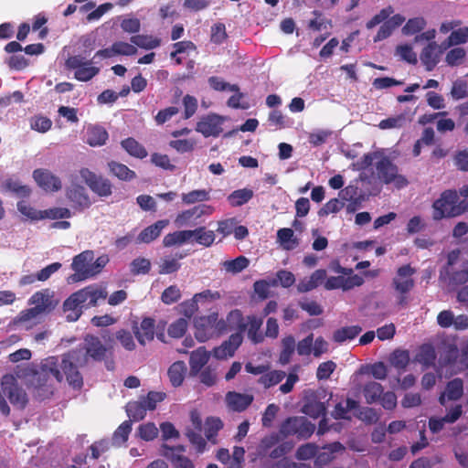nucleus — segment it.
Masks as SVG:
<instances>
[{
    "mask_svg": "<svg viewBox=\"0 0 468 468\" xmlns=\"http://www.w3.org/2000/svg\"><path fill=\"white\" fill-rule=\"evenodd\" d=\"M80 349L86 365L91 359L94 362H103L109 371L114 370L115 361L112 345L106 346L98 336L87 335L84 338V346Z\"/></svg>",
    "mask_w": 468,
    "mask_h": 468,
    "instance_id": "nucleus-1",
    "label": "nucleus"
},
{
    "mask_svg": "<svg viewBox=\"0 0 468 468\" xmlns=\"http://www.w3.org/2000/svg\"><path fill=\"white\" fill-rule=\"evenodd\" d=\"M85 366L87 365L81 349H72L61 357L60 367L63 377H66L69 385L75 389H80L83 386V378L78 367Z\"/></svg>",
    "mask_w": 468,
    "mask_h": 468,
    "instance_id": "nucleus-2",
    "label": "nucleus"
},
{
    "mask_svg": "<svg viewBox=\"0 0 468 468\" xmlns=\"http://www.w3.org/2000/svg\"><path fill=\"white\" fill-rule=\"evenodd\" d=\"M434 220H441L444 218H454L462 215L465 210L463 202H459V196L456 190H445L441 197L432 204Z\"/></svg>",
    "mask_w": 468,
    "mask_h": 468,
    "instance_id": "nucleus-3",
    "label": "nucleus"
},
{
    "mask_svg": "<svg viewBox=\"0 0 468 468\" xmlns=\"http://www.w3.org/2000/svg\"><path fill=\"white\" fill-rule=\"evenodd\" d=\"M195 336L199 342H206L226 330L224 320H218V313L200 316L195 321Z\"/></svg>",
    "mask_w": 468,
    "mask_h": 468,
    "instance_id": "nucleus-4",
    "label": "nucleus"
},
{
    "mask_svg": "<svg viewBox=\"0 0 468 468\" xmlns=\"http://www.w3.org/2000/svg\"><path fill=\"white\" fill-rule=\"evenodd\" d=\"M415 270L410 264H406L398 269L396 276L392 280V285L399 293L398 304L400 306H405L408 303L407 294L415 285L412 279Z\"/></svg>",
    "mask_w": 468,
    "mask_h": 468,
    "instance_id": "nucleus-5",
    "label": "nucleus"
},
{
    "mask_svg": "<svg viewBox=\"0 0 468 468\" xmlns=\"http://www.w3.org/2000/svg\"><path fill=\"white\" fill-rule=\"evenodd\" d=\"M1 394L3 393L10 403L18 409H24L27 402L26 391L18 385L13 375L6 374L1 378Z\"/></svg>",
    "mask_w": 468,
    "mask_h": 468,
    "instance_id": "nucleus-6",
    "label": "nucleus"
},
{
    "mask_svg": "<svg viewBox=\"0 0 468 468\" xmlns=\"http://www.w3.org/2000/svg\"><path fill=\"white\" fill-rule=\"evenodd\" d=\"M378 178L385 184L394 183L398 188L408 186V179L399 175L398 166L388 156H381L376 163Z\"/></svg>",
    "mask_w": 468,
    "mask_h": 468,
    "instance_id": "nucleus-7",
    "label": "nucleus"
},
{
    "mask_svg": "<svg viewBox=\"0 0 468 468\" xmlns=\"http://www.w3.org/2000/svg\"><path fill=\"white\" fill-rule=\"evenodd\" d=\"M82 181L98 197H107L112 194V184L101 175H97L89 168L82 167L79 171Z\"/></svg>",
    "mask_w": 468,
    "mask_h": 468,
    "instance_id": "nucleus-8",
    "label": "nucleus"
},
{
    "mask_svg": "<svg viewBox=\"0 0 468 468\" xmlns=\"http://www.w3.org/2000/svg\"><path fill=\"white\" fill-rule=\"evenodd\" d=\"M94 260V252L87 250L73 258L71 268L75 271L68 278L69 283L77 282L92 277L91 264Z\"/></svg>",
    "mask_w": 468,
    "mask_h": 468,
    "instance_id": "nucleus-9",
    "label": "nucleus"
},
{
    "mask_svg": "<svg viewBox=\"0 0 468 468\" xmlns=\"http://www.w3.org/2000/svg\"><path fill=\"white\" fill-rule=\"evenodd\" d=\"M91 61L83 62V58L79 55L70 56L65 61V67L69 70H75L74 78L80 81H89L100 72V69L90 66Z\"/></svg>",
    "mask_w": 468,
    "mask_h": 468,
    "instance_id": "nucleus-10",
    "label": "nucleus"
},
{
    "mask_svg": "<svg viewBox=\"0 0 468 468\" xmlns=\"http://www.w3.org/2000/svg\"><path fill=\"white\" fill-rule=\"evenodd\" d=\"M215 208L207 204L194 206L189 209H186L177 214L175 223L179 226H195L199 223V219L204 216L213 214Z\"/></svg>",
    "mask_w": 468,
    "mask_h": 468,
    "instance_id": "nucleus-11",
    "label": "nucleus"
},
{
    "mask_svg": "<svg viewBox=\"0 0 468 468\" xmlns=\"http://www.w3.org/2000/svg\"><path fill=\"white\" fill-rule=\"evenodd\" d=\"M184 452H186L184 445L169 446L166 443L161 445V454L171 463L173 468H195L192 460L182 454Z\"/></svg>",
    "mask_w": 468,
    "mask_h": 468,
    "instance_id": "nucleus-12",
    "label": "nucleus"
},
{
    "mask_svg": "<svg viewBox=\"0 0 468 468\" xmlns=\"http://www.w3.org/2000/svg\"><path fill=\"white\" fill-rule=\"evenodd\" d=\"M224 118L216 113L204 115L197 122L196 131L204 137H218L223 132L222 124Z\"/></svg>",
    "mask_w": 468,
    "mask_h": 468,
    "instance_id": "nucleus-13",
    "label": "nucleus"
},
{
    "mask_svg": "<svg viewBox=\"0 0 468 468\" xmlns=\"http://www.w3.org/2000/svg\"><path fill=\"white\" fill-rule=\"evenodd\" d=\"M33 178L37 186L47 192H58L62 187L60 178L48 169L34 170Z\"/></svg>",
    "mask_w": 468,
    "mask_h": 468,
    "instance_id": "nucleus-14",
    "label": "nucleus"
},
{
    "mask_svg": "<svg viewBox=\"0 0 468 468\" xmlns=\"http://www.w3.org/2000/svg\"><path fill=\"white\" fill-rule=\"evenodd\" d=\"M67 198L73 204L76 209H85L90 207V197L83 186L72 184L66 190Z\"/></svg>",
    "mask_w": 468,
    "mask_h": 468,
    "instance_id": "nucleus-15",
    "label": "nucleus"
},
{
    "mask_svg": "<svg viewBox=\"0 0 468 468\" xmlns=\"http://www.w3.org/2000/svg\"><path fill=\"white\" fill-rule=\"evenodd\" d=\"M31 303L35 304V307L27 310L26 314H23L20 320L27 321L32 317H35L41 312H44L47 308L51 305V300L49 295L45 292H35L30 299Z\"/></svg>",
    "mask_w": 468,
    "mask_h": 468,
    "instance_id": "nucleus-16",
    "label": "nucleus"
},
{
    "mask_svg": "<svg viewBox=\"0 0 468 468\" xmlns=\"http://www.w3.org/2000/svg\"><path fill=\"white\" fill-rule=\"evenodd\" d=\"M82 308L95 306L99 299H105L107 292L103 290H97L91 286L85 287L74 292Z\"/></svg>",
    "mask_w": 468,
    "mask_h": 468,
    "instance_id": "nucleus-17",
    "label": "nucleus"
},
{
    "mask_svg": "<svg viewBox=\"0 0 468 468\" xmlns=\"http://www.w3.org/2000/svg\"><path fill=\"white\" fill-rule=\"evenodd\" d=\"M241 343V335L239 334H232L227 341H224L221 344V346L213 349V356L217 359H225L229 356H232Z\"/></svg>",
    "mask_w": 468,
    "mask_h": 468,
    "instance_id": "nucleus-18",
    "label": "nucleus"
},
{
    "mask_svg": "<svg viewBox=\"0 0 468 468\" xmlns=\"http://www.w3.org/2000/svg\"><path fill=\"white\" fill-rule=\"evenodd\" d=\"M253 396L250 394H241L236 391H229L226 395V402L229 410L237 412H242L247 410L253 402Z\"/></svg>",
    "mask_w": 468,
    "mask_h": 468,
    "instance_id": "nucleus-19",
    "label": "nucleus"
},
{
    "mask_svg": "<svg viewBox=\"0 0 468 468\" xmlns=\"http://www.w3.org/2000/svg\"><path fill=\"white\" fill-rule=\"evenodd\" d=\"M441 47L432 41L422 49L420 57L427 70H432L438 64L439 57L442 53Z\"/></svg>",
    "mask_w": 468,
    "mask_h": 468,
    "instance_id": "nucleus-20",
    "label": "nucleus"
},
{
    "mask_svg": "<svg viewBox=\"0 0 468 468\" xmlns=\"http://www.w3.org/2000/svg\"><path fill=\"white\" fill-rule=\"evenodd\" d=\"M155 321L151 317H144L140 326L134 325L133 327L135 337L138 342L144 346L146 342L154 340V337Z\"/></svg>",
    "mask_w": 468,
    "mask_h": 468,
    "instance_id": "nucleus-21",
    "label": "nucleus"
},
{
    "mask_svg": "<svg viewBox=\"0 0 468 468\" xmlns=\"http://www.w3.org/2000/svg\"><path fill=\"white\" fill-rule=\"evenodd\" d=\"M169 224L168 219H161L157 220L154 224L149 227L144 229L136 239L137 243H150L156 239L160 235L162 230L167 227Z\"/></svg>",
    "mask_w": 468,
    "mask_h": 468,
    "instance_id": "nucleus-22",
    "label": "nucleus"
},
{
    "mask_svg": "<svg viewBox=\"0 0 468 468\" xmlns=\"http://www.w3.org/2000/svg\"><path fill=\"white\" fill-rule=\"evenodd\" d=\"M210 354L204 346L198 347L197 350L190 354L189 366L190 374L193 376L197 375L202 367L208 362Z\"/></svg>",
    "mask_w": 468,
    "mask_h": 468,
    "instance_id": "nucleus-23",
    "label": "nucleus"
},
{
    "mask_svg": "<svg viewBox=\"0 0 468 468\" xmlns=\"http://www.w3.org/2000/svg\"><path fill=\"white\" fill-rule=\"evenodd\" d=\"M193 229L192 230H177L168 233L164 237L163 244L165 247H172L175 245H181L186 242H193Z\"/></svg>",
    "mask_w": 468,
    "mask_h": 468,
    "instance_id": "nucleus-24",
    "label": "nucleus"
},
{
    "mask_svg": "<svg viewBox=\"0 0 468 468\" xmlns=\"http://www.w3.org/2000/svg\"><path fill=\"white\" fill-rule=\"evenodd\" d=\"M323 449L327 451L316 453L314 460L315 465L321 466L330 463L335 458L334 453L342 451L344 446L339 441H335L324 445Z\"/></svg>",
    "mask_w": 468,
    "mask_h": 468,
    "instance_id": "nucleus-25",
    "label": "nucleus"
},
{
    "mask_svg": "<svg viewBox=\"0 0 468 468\" xmlns=\"http://www.w3.org/2000/svg\"><path fill=\"white\" fill-rule=\"evenodd\" d=\"M186 257V254L184 253H176L175 257L171 256H165L163 259H161V261L159 263V274H172L176 272L180 267L181 264L179 263V260H182Z\"/></svg>",
    "mask_w": 468,
    "mask_h": 468,
    "instance_id": "nucleus-26",
    "label": "nucleus"
},
{
    "mask_svg": "<svg viewBox=\"0 0 468 468\" xmlns=\"http://www.w3.org/2000/svg\"><path fill=\"white\" fill-rule=\"evenodd\" d=\"M60 364L57 356H49L44 360L41 365V371L46 376L53 377L58 382L63 380V374L61 372Z\"/></svg>",
    "mask_w": 468,
    "mask_h": 468,
    "instance_id": "nucleus-27",
    "label": "nucleus"
},
{
    "mask_svg": "<svg viewBox=\"0 0 468 468\" xmlns=\"http://www.w3.org/2000/svg\"><path fill=\"white\" fill-rule=\"evenodd\" d=\"M186 372V367L183 361H176L170 366L167 375L173 387L177 388L183 384Z\"/></svg>",
    "mask_w": 468,
    "mask_h": 468,
    "instance_id": "nucleus-28",
    "label": "nucleus"
},
{
    "mask_svg": "<svg viewBox=\"0 0 468 468\" xmlns=\"http://www.w3.org/2000/svg\"><path fill=\"white\" fill-rule=\"evenodd\" d=\"M383 386L376 381H370L364 385L363 395L367 404H373L380 399V396L383 394Z\"/></svg>",
    "mask_w": 468,
    "mask_h": 468,
    "instance_id": "nucleus-29",
    "label": "nucleus"
},
{
    "mask_svg": "<svg viewBox=\"0 0 468 468\" xmlns=\"http://www.w3.org/2000/svg\"><path fill=\"white\" fill-rule=\"evenodd\" d=\"M436 360V352L431 345H422L415 356V361L425 367L433 366Z\"/></svg>",
    "mask_w": 468,
    "mask_h": 468,
    "instance_id": "nucleus-30",
    "label": "nucleus"
},
{
    "mask_svg": "<svg viewBox=\"0 0 468 468\" xmlns=\"http://www.w3.org/2000/svg\"><path fill=\"white\" fill-rule=\"evenodd\" d=\"M262 318L257 316H248L247 333L249 338L255 344L263 341V335L261 333V327L262 325Z\"/></svg>",
    "mask_w": 468,
    "mask_h": 468,
    "instance_id": "nucleus-31",
    "label": "nucleus"
},
{
    "mask_svg": "<svg viewBox=\"0 0 468 468\" xmlns=\"http://www.w3.org/2000/svg\"><path fill=\"white\" fill-rule=\"evenodd\" d=\"M211 189H195L188 193H183L181 199L185 205H193L210 200Z\"/></svg>",
    "mask_w": 468,
    "mask_h": 468,
    "instance_id": "nucleus-32",
    "label": "nucleus"
},
{
    "mask_svg": "<svg viewBox=\"0 0 468 468\" xmlns=\"http://www.w3.org/2000/svg\"><path fill=\"white\" fill-rule=\"evenodd\" d=\"M250 264V261L245 256H239L234 260L221 262V269L227 272L237 274L245 270Z\"/></svg>",
    "mask_w": 468,
    "mask_h": 468,
    "instance_id": "nucleus-33",
    "label": "nucleus"
},
{
    "mask_svg": "<svg viewBox=\"0 0 468 468\" xmlns=\"http://www.w3.org/2000/svg\"><path fill=\"white\" fill-rule=\"evenodd\" d=\"M4 188L19 197H27L31 194L28 186L23 185L19 180L14 178L6 179L3 184Z\"/></svg>",
    "mask_w": 468,
    "mask_h": 468,
    "instance_id": "nucleus-34",
    "label": "nucleus"
},
{
    "mask_svg": "<svg viewBox=\"0 0 468 468\" xmlns=\"http://www.w3.org/2000/svg\"><path fill=\"white\" fill-rule=\"evenodd\" d=\"M296 350L295 339L292 335H287L282 340V351L279 360L282 365L290 363L292 356Z\"/></svg>",
    "mask_w": 468,
    "mask_h": 468,
    "instance_id": "nucleus-35",
    "label": "nucleus"
},
{
    "mask_svg": "<svg viewBox=\"0 0 468 468\" xmlns=\"http://www.w3.org/2000/svg\"><path fill=\"white\" fill-rule=\"evenodd\" d=\"M122 146L132 156L143 159L147 156L146 149L134 138L129 137L122 141Z\"/></svg>",
    "mask_w": 468,
    "mask_h": 468,
    "instance_id": "nucleus-36",
    "label": "nucleus"
},
{
    "mask_svg": "<svg viewBox=\"0 0 468 468\" xmlns=\"http://www.w3.org/2000/svg\"><path fill=\"white\" fill-rule=\"evenodd\" d=\"M193 241L206 248L210 247L216 239L213 230H207L206 227H198L193 229Z\"/></svg>",
    "mask_w": 468,
    "mask_h": 468,
    "instance_id": "nucleus-37",
    "label": "nucleus"
},
{
    "mask_svg": "<svg viewBox=\"0 0 468 468\" xmlns=\"http://www.w3.org/2000/svg\"><path fill=\"white\" fill-rule=\"evenodd\" d=\"M362 331L359 325L345 326L334 332L333 340L336 343H343L346 340H352Z\"/></svg>",
    "mask_w": 468,
    "mask_h": 468,
    "instance_id": "nucleus-38",
    "label": "nucleus"
},
{
    "mask_svg": "<svg viewBox=\"0 0 468 468\" xmlns=\"http://www.w3.org/2000/svg\"><path fill=\"white\" fill-rule=\"evenodd\" d=\"M253 197V191L249 188H242L233 191L228 197L231 207H240L248 203Z\"/></svg>",
    "mask_w": 468,
    "mask_h": 468,
    "instance_id": "nucleus-39",
    "label": "nucleus"
},
{
    "mask_svg": "<svg viewBox=\"0 0 468 468\" xmlns=\"http://www.w3.org/2000/svg\"><path fill=\"white\" fill-rule=\"evenodd\" d=\"M108 165L111 173L121 180L130 181L136 177L135 172L123 164L112 161Z\"/></svg>",
    "mask_w": 468,
    "mask_h": 468,
    "instance_id": "nucleus-40",
    "label": "nucleus"
},
{
    "mask_svg": "<svg viewBox=\"0 0 468 468\" xmlns=\"http://www.w3.org/2000/svg\"><path fill=\"white\" fill-rule=\"evenodd\" d=\"M468 41V27H460L452 31L448 38L441 44L443 48H448L452 46H457L466 43Z\"/></svg>",
    "mask_w": 468,
    "mask_h": 468,
    "instance_id": "nucleus-41",
    "label": "nucleus"
},
{
    "mask_svg": "<svg viewBox=\"0 0 468 468\" xmlns=\"http://www.w3.org/2000/svg\"><path fill=\"white\" fill-rule=\"evenodd\" d=\"M63 309L66 312H68V311L71 312V314H68V316H67L68 321H76L80 316L83 308L80 305V302H78L77 296H75V294L72 293L64 302Z\"/></svg>",
    "mask_w": 468,
    "mask_h": 468,
    "instance_id": "nucleus-42",
    "label": "nucleus"
},
{
    "mask_svg": "<svg viewBox=\"0 0 468 468\" xmlns=\"http://www.w3.org/2000/svg\"><path fill=\"white\" fill-rule=\"evenodd\" d=\"M147 409L143 400L130 401L126 405V412L128 417L133 421L143 420L146 415Z\"/></svg>",
    "mask_w": 468,
    "mask_h": 468,
    "instance_id": "nucleus-43",
    "label": "nucleus"
},
{
    "mask_svg": "<svg viewBox=\"0 0 468 468\" xmlns=\"http://www.w3.org/2000/svg\"><path fill=\"white\" fill-rule=\"evenodd\" d=\"M293 235V230L289 228H283L278 230V240L285 250H293L298 246V239L294 238Z\"/></svg>",
    "mask_w": 468,
    "mask_h": 468,
    "instance_id": "nucleus-44",
    "label": "nucleus"
},
{
    "mask_svg": "<svg viewBox=\"0 0 468 468\" xmlns=\"http://www.w3.org/2000/svg\"><path fill=\"white\" fill-rule=\"evenodd\" d=\"M286 377V373L282 370H272L261 375L259 378V384L262 385L265 388H269L279 384Z\"/></svg>",
    "mask_w": 468,
    "mask_h": 468,
    "instance_id": "nucleus-45",
    "label": "nucleus"
},
{
    "mask_svg": "<svg viewBox=\"0 0 468 468\" xmlns=\"http://www.w3.org/2000/svg\"><path fill=\"white\" fill-rule=\"evenodd\" d=\"M302 411L313 419H317L321 416H324L326 407L324 402L314 399L305 403Z\"/></svg>",
    "mask_w": 468,
    "mask_h": 468,
    "instance_id": "nucleus-46",
    "label": "nucleus"
},
{
    "mask_svg": "<svg viewBox=\"0 0 468 468\" xmlns=\"http://www.w3.org/2000/svg\"><path fill=\"white\" fill-rule=\"evenodd\" d=\"M108 139V133L102 127H93L89 130L87 143L90 146L103 145Z\"/></svg>",
    "mask_w": 468,
    "mask_h": 468,
    "instance_id": "nucleus-47",
    "label": "nucleus"
},
{
    "mask_svg": "<svg viewBox=\"0 0 468 468\" xmlns=\"http://www.w3.org/2000/svg\"><path fill=\"white\" fill-rule=\"evenodd\" d=\"M446 395L449 400H458L463 395V382L456 378L449 381L446 385Z\"/></svg>",
    "mask_w": 468,
    "mask_h": 468,
    "instance_id": "nucleus-48",
    "label": "nucleus"
},
{
    "mask_svg": "<svg viewBox=\"0 0 468 468\" xmlns=\"http://www.w3.org/2000/svg\"><path fill=\"white\" fill-rule=\"evenodd\" d=\"M319 447L314 442H307L298 447L295 458L299 461H308L315 457Z\"/></svg>",
    "mask_w": 468,
    "mask_h": 468,
    "instance_id": "nucleus-49",
    "label": "nucleus"
},
{
    "mask_svg": "<svg viewBox=\"0 0 468 468\" xmlns=\"http://www.w3.org/2000/svg\"><path fill=\"white\" fill-rule=\"evenodd\" d=\"M133 46L141 48L153 49L160 46V40L151 36L135 35L131 37Z\"/></svg>",
    "mask_w": 468,
    "mask_h": 468,
    "instance_id": "nucleus-50",
    "label": "nucleus"
},
{
    "mask_svg": "<svg viewBox=\"0 0 468 468\" xmlns=\"http://www.w3.org/2000/svg\"><path fill=\"white\" fill-rule=\"evenodd\" d=\"M390 363L399 370L405 369L410 363L409 351L396 349L390 356Z\"/></svg>",
    "mask_w": 468,
    "mask_h": 468,
    "instance_id": "nucleus-51",
    "label": "nucleus"
},
{
    "mask_svg": "<svg viewBox=\"0 0 468 468\" xmlns=\"http://www.w3.org/2000/svg\"><path fill=\"white\" fill-rule=\"evenodd\" d=\"M132 431L131 420L123 421L114 431L112 441L114 444L121 445L127 441L129 434Z\"/></svg>",
    "mask_w": 468,
    "mask_h": 468,
    "instance_id": "nucleus-52",
    "label": "nucleus"
},
{
    "mask_svg": "<svg viewBox=\"0 0 468 468\" xmlns=\"http://www.w3.org/2000/svg\"><path fill=\"white\" fill-rule=\"evenodd\" d=\"M426 27V20L421 17H413L407 21V23L402 27V32L404 35H414L420 32Z\"/></svg>",
    "mask_w": 468,
    "mask_h": 468,
    "instance_id": "nucleus-53",
    "label": "nucleus"
},
{
    "mask_svg": "<svg viewBox=\"0 0 468 468\" xmlns=\"http://www.w3.org/2000/svg\"><path fill=\"white\" fill-rule=\"evenodd\" d=\"M223 428V422L219 418L210 417L207 419L205 435L208 441L217 437L218 432Z\"/></svg>",
    "mask_w": 468,
    "mask_h": 468,
    "instance_id": "nucleus-54",
    "label": "nucleus"
},
{
    "mask_svg": "<svg viewBox=\"0 0 468 468\" xmlns=\"http://www.w3.org/2000/svg\"><path fill=\"white\" fill-rule=\"evenodd\" d=\"M209 86L218 91L230 90L238 92L239 88L237 84H230L226 82L222 78L218 76H212L208 79Z\"/></svg>",
    "mask_w": 468,
    "mask_h": 468,
    "instance_id": "nucleus-55",
    "label": "nucleus"
},
{
    "mask_svg": "<svg viewBox=\"0 0 468 468\" xmlns=\"http://www.w3.org/2000/svg\"><path fill=\"white\" fill-rule=\"evenodd\" d=\"M151 270V262L148 259L138 257L130 264L131 273L133 275L147 274Z\"/></svg>",
    "mask_w": 468,
    "mask_h": 468,
    "instance_id": "nucleus-56",
    "label": "nucleus"
},
{
    "mask_svg": "<svg viewBox=\"0 0 468 468\" xmlns=\"http://www.w3.org/2000/svg\"><path fill=\"white\" fill-rule=\"evenodd\" d=\"M278 281L277 280H271L270 282L265 280H259L256 281L253 284V289L255 293L261 299H267L270 294V287L271 286H277Z\"/></svg>",
    "mask_w": 468,
    "mask_h": 468,
    "instance_id": "nucleus-57",
    "label": "nucleus"
},
{
    "mask_svg": "<svg viewBox=\"0 0 468 468\" xmlns=\"http://www.w3.org/2000/svg\"><path fill=\"white\" fill-rule=\"evenodd\" d=\"M314 430V424L304 417H299L298 429L295 436L298 439H308L312 436Z\"/></svg>",
    "mask_w": 468,
    "mask_h": 468,
    "instance_id": "nucleus-58",
    "label": "nucleus"
},
{
    "mask_svg": "<svg viewBox=\"0 0 468 468\" xmlns=\"http://www.w3.org/2000/svg\"><path fill=\"white\" fill-rule=\"evenodd\" d=\"M187 325L188 323L186 318H178L169 325L168 335L173 338H180L186 334Z\"/></svg>",
    "mask_w": 468,
    "mask_h": 468,
    "instance_id": "nucleus-59",
    "label": "nucleus"
},
{
    "mask_svg": "<svg viewBox=\"0 0 468 468\" xmlns=\"http://www.w3.org/2000/svg\"><path fill=\"white\" fill-rule=\"evenodd\" d=\"M166 398L165 392L149 391L145 397L141 399L145 405L147 410H154L156 408L158 402H162Z\"/></svg>",
    "mask_w": 468,
    "mask_h": 468,
    "instance_id": "nucleus-60",
    "label": "nucleus"
},
{
    "mask_svg": "<svg viewBox=\"0 0 468 468\" xmlns=\"http://www.w3.org/2000/svg\"><path fill=\"white\" fill-rule=\"evenodd\" d=\"M299 423V417L287 418L280 427V433L283 437L296 435Z\"/></svg>",
    "mask_w": 468,
    "mask_h": 468,
    "instance_id": "nucleus-61",
    "label": "nucleus"
},
{
    "mask_svg": "<svg viewBox=\"0 0 468 468\" xmlns=\"http://www.w3.org/2000/svg\"><path fill=\"white\" fill-rule=\"evenodd\" d=\"M184 115L183 119L187 120L191 118L197 110V100L196 97L186 94L183 98Z\"/></svg>",
    "mask_w": 468,
    "mask_h": 468,
    "instance_id": "nucleus-62",
    "label": "nucleus"
},
{
    "mask_svg": "<svg viewBox=\"0 0 468 468\" xmlns=\"http://www.w3.org/2000/svg\"><path fill=\"white\" fill-rule=\"evenodd\" d=\"M196 142L189 139H178L169 142V146L180 154L192 152L195 148Z\"/></svg>",
    "mask_w": 468,
    "mask_h": 468,
    "instance_id": "nucleus-63",
    "label": "nucleus"
},
{
    "mask_svg": "<svg viewBox=\"0 0 468 468\" xmlns=\"http://www.w3.org/2000/svg\"><path fill=\"white\" fill-rule=\"evenodd\" d=\"M452 97L456 100H462L468 97V86L467 82L462 80H458L453 82L451 90Z\"/></svg>",
    "mask_w": 468,
    "mask_h": 468,
    "instance_id": "nucleus-64",
    "label": "nucleus"
}]
</instances>
